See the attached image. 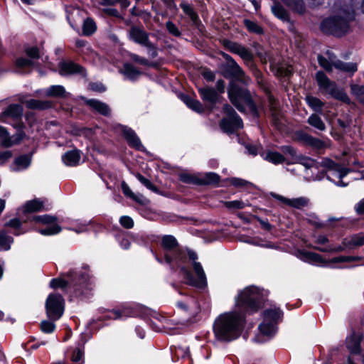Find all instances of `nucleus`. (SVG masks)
Segmentation results:
<instances>
[{"instance_id":"37998d69","label":"nucleus","mask_w":364,"mask_h":364,"mask_svg":"<svg viewBox=\"0 0 364 364\" xmlns=\"http://www.w3.org/2000/svg\"><path fill=\"white\" fill-rule=\"evenodd\" d=\"M282 151L289 156L287 164H294L299 156L296 154V150L291 146H283L281 147Z\"/></svg>"},{"instance_id":"58836bf2","label":"nucleus","mask_w":364,"mask_h":364,"mask_svg":"<svg viewBox=\"0 0 364 364\" xmlns=\"http://www.w3.org/2000/svg\"><path fill=\"white\" fill-rule=\"evenodd\" d=\"M308 123L320 131L326 129V125L321 118L316 114H311L308 119Z\"/></svg>"},{"instance_id":"1a4fd4ad","label":"nucleus","mask_w":364,"mask_h":364,"mask_svg":"<svg viewBox=\"0 0 364 364\" xmlns=\"http://www.w3.org/2000/svg\"><path fill=\"white\" fill-rule=\"evenodd\" d=\"M223 45L230 52L238 55L247 66H253L254 54L250 49L237 42L228 40L223 41Z\"/></svg>"},{"instance_id":"cd10ccee","label":"nucleus","mask_w":364,"mask_h":364,"mask_svg":"<svg viewBox=\"0 0 364 364\" xmlns=\"http://www.w3.org/2000/svg\"><path fill=\"white\" fill-rule=\"evenodd\" d=\"M335 68L343 72L353 75L358 70V65L355 63H346L337 59V62L335 64Z\"/></svg>"},{"instance_id":"e2e57ef3","label":"nucleus","mask_w":364,"mask_h":364,"mask_svg":"<svg viewBox=\"0 0 364 364\" xmlns=\"http://www.w3.org/2000/svg\"><path fill=\"white\" fill-rule=\"evenodd\" d=\"M230 183L235 187H247L252 185L251 183L239 178H232L230 179Z\"/></svg>"},{"instance_id":"ea45409f","label":"nucleus","mask_w":364,"mask_h":364,"mask_svg":"<svg viewBox=\"0 0 364 364\" xmlns=\"http://www.w3.org/2000/svg\"><path fill=\"white\" fill-rule=\"evenodd\" d=\"M65 93V90L62 85H52L46 91V95L48 97H62Z\"/></svg>"},{"instance_id":"5701e85b","label":"nucleus","mask_w":364,"mask_h":364,"mask_svg":"<svg viewBox=\"0 0 364 364\" xmlns=\"http://www.w3.org/2000/svg\"><path fill=\"white\" fill-rule=\"evenodd\" d=\"M360 342L361 338L360 336L353 333L346 338V347L352 355H357L360 353Z\"/></svg>"},{"instance_id":"bb28decb","label":"nucleus","mask_w":364,"mask_h":364,"mask_svg":"<svg viewBox=\"0 0 364 364\" xmlns=\"http://www.w3.org/2000/svg\"><path fill=\"white\" fill-rule=\"evenodd\" d=\"M343 244L346 248L349 249L364 245V235L362 234H357L352 235L351 237H346L343 240Z\"/></svg>"},{"instance_id":"ddd939ff","label":"nucleus","mask_w":364,"mask_h":364,"mask_svg":"<svg viewBox=\"0 0 364 364\" xmlns=\"http://www.w3.org/2000/svg\"><path fill=\"white\" fill-rule=\"evenodd\" d=\"M271 196L275 199L281 201L282 203L296 209H301L304 207H306L309 203V199L306 197L287 198L274 193H271Z\"/></svg>"},{"instance_id":"603ef678","label":"nucleus","mask_w":364,"mask_h":364,"mask_svg":"<svg viewBox=\"0 0 364 364\" xmlns=\"http://www.w3.org/2000/svg\"><path fill=\"white\" fill-rule=\"evenodd\" d=\"M130 59L133 60L134 62L139 63L142 65L148 66V67H152L154 66V63L149 62L146 58L144 57H141L137 54L135 53H130L129 55Z\"/></svg>"},{"instance_id":"4be33fe9","label":"nucleus","mask_w":364,"mask_h":364,"mask_svg":"<svg viewBox=\"0 0 364 364\" xmlns=\"http://www.w3.org/2000/svg\"><path fill=\"white\" fill-rule=\"evenodd\" d=\"M173 262L171 264H168L172 269L175 268V265L180 269L181 272V267H184L183 264L186 261V252L177 247L172 252Z\"/></svg>"},{"instance_id":"f3484780","label":"nucleus","mask_w":364,"mask_h":364,"mask_svg":"<svg viewBox=\"0 0 364 364\" xmlns=\"http://www.w3.org/2000/svg\"><path fill=\"white\" fill-rule=\"evenodd\" d=\"M318 62L319 65L327 72H331L333 68L337 62V58L331 51L326 50L323 55L318 56Z\"/></svg>"},{"instance_id":"2f4dec72","label":"nucleus","mask_w":364,"mask_h":364,"mask_svg":"<svg viewBox=\"0 0 364 364\" xmlns=\"http://www.w3.org/2000/svg\"><path fill=\"white\" fill-rule=\"evenodd\" d=\"M282 316V311L278 309H269L264 312V319L265 321H277Z\"/></svg>"},{"instance_id":"4d7b16f0","label":"nucleus","mask_w":364,"mask_h":364,"mask_svg":"<svg viewBox=\"0 0 364 364\" xmlns=\"http://www.w3.org/2000/svg\"><path fill=\"white\" fill-rule=\"evenodd\" d=\"M122 188L123 193H124L125 196L132 198L133 200H134L136 202H139V203L141 202L140 198H142V196H136L132 191V190L130 189V188L128 186L127 184H126L125 183H123L122 185Z\"/></svg>"},{"instance_id":"dca6fc26","label":"nucleus","mask_w":364,"mask_h":364,"mask_svg":"<svg viewBox=\"0 0 364 364\" xmlns=\"http://www.w3.org/2000/svg\"><path fill=\"white\" fill-rule=\"evenodd\" d=\"M24 134L22 132L9 136L7 131L0 126V140L1 145L4 147H10L15 144H18L23 139Z\"/></svg>"},{"instance_id":"aec40b11","label":"nucleus","mask_w":364,"mask_h":364,"mask_svg":"<svg viewBox=\"0 0 364 364\" xmlns=\"http://www.w3.org/2000/svg\"><path fill=\"white\" fill-rule=\"evenodd\" d=\"M83 68L73 62L63 61L59 63V73L61 75L82 73Z\"/></svg>"},{"instance_id":"7c9ffc66","label":"nucleus","mask_w":364,"mask_h":364,"mask_svg":"<svg viewBox=\"0 0 364 364\" xmlns=\"http://www.w3.org/2000/svg\"><path fill=\"white\" fill-rule=\"evenodd\" d=\"M259 330L262 335L267 336V338H271L276 333V327L274 324L270 321L266 323L264 321L259 325Z\"/></svg>"},{"instance_id":"a19ab883","label":"nucleus","mask_w":364,"mask_h":364,"mask_svg":"<svg viewBox=\"0 0 364 364\" xmlns=\"http://www.w3.org/2000/svg\"><path fill=\"white\" fill-rule=\"evenodd\" d=\"M43 207V203L40 200L36 199L28 201L24 206V210L26 212H36L41 210Z\"/></svg>"},{"instance_id":"9b49d317","label":"nucleus","mask_w":364,"mask_h":364,"mask_svg":"<svg viewBox=\"0 0 364 364\" xmlns=\"http://www.w3.org/2000/svg\"><path fill=\"white\" fill-rule=\"evenodd\" d=\"M225 77H232L244 84H248L250 81V77L245 75L242 68L236 61L232 62L229 65H225Z\"/></svg>"},{"instance_id":"052dcab7","label":"nucleus","mask_w":364,"mask_h":364,"mask_svg":"<svg viewBox=\"0 0 364 364\" xmlns=\"http://www.w3.org/2000/svg\"><path fill=\"white\" fill-rule=\"evenodd\" d=\"M225 204L228 208L242 209L245 207V203L242 200L227 201Z\"/></svg>"},{"instance_id":"a18cd8bd","label":"nucleus","mask_w":364,"mask_h":364,"mask_svg":"<svg viewBox=\"0 0 364 364\" xmlns=\"http://www.w3.org/2000/svg\"><path fill=\"white\" fill-rule=\"evenodd\" d=\"M351 92L353 95L364 105V86L359 85H352L350 86Z\"/></svg>"},{"instance_id":"2eb2a0df","label":"nucleus","mask_w":364,"mask_h":364,"mask_svg":"<svg viewBox=\"0 0 364 364\" xmlns=\"http://www.w3.org/2000/svg\"><path fill=\"white\" fill-rule=\"evenodd\" d=\"M129 38L142 46L149 41V33L140 26H132L129 31Z\"/></svg>"},{"instance_id":"6e6d98bb","label":"nucleus","mask_w":364,"mask_h":364,"mask_svg":"<svg viewBox=\"0 0 364 364\" xmlns=\"http://www.w3.org/2000/svg\"><path fill=\"white\" fill-rule=\"evenodd\" d=\"M33 65V63L31 59H27L26 58H18L16 60V66L18 68L23 69L31 68Z\"/></svg>"},{"instance_id":"338daca9","label":"nucleus","mask_w":364,"mask_h":364,"mask_svg":"<svg viewBox=\"0 0 364 364\" xmlns=\"http://www.w3.org/2000/svg\"><path fill=\"white\" fill-rule=\"evenodd\" d=\"M116 2H119L123 9H126L129 6V0H102L105 5H112Z\"/></svg>"},{"instance_id":"c756f323","label":"nucleus","mask_w":364,"mask_h":364,"mask_svg":"<svg viewBox=\"0 0 364 364\" xmlns=\"http://www.w3.org/2000/svg\"><path fill=\"white\" fill-rule=\"evenodd\" d=\"M128 79L136 80L141 73L139 69L131 63H124L122 71Z\"/></svg>"},{"instance_id":"423d86ee","label":"nucleus","mask_w":364,"mask_h":364,"mask_svg":"<svg viewBox=\"0 0 364 364\" xmlns=\"http://www.w3.org/2000/svg\"><path fill=\"white\" fill-rule=\"evenodd\" d=\"M223 111L227 115L226 117L221 120L220 124L223 132L230 134L236 129L242 128L243 123L242 119L230 105H225L223 106Z\"/></svg>"},{"instance_id":"f8f14e48","label":"nucleus","mask_w":364,"mask_h":364,"mask_svg":"<svg viewBox=\"0 0 364 364\" xmlns=\"http://www.w3.org/2000/svg\"><path fill=\"white\" fill-rule=\"evenodd\" d=\"M320 164L326 168L327 171H331L333 176H337L340 179L345 177L350 171L348 168L343 167L341 164L335 163L328 158L323 159Z\"/></svg>"},{"instance_id":"3c124183","label":"nucleus","mask_w":364,"mask_h":364,"mask_svg":"<svg viewBox=\"0 0 364 364\" xmlns=\"http://www.w3.org/2000/svg\"><path fill=\"white\" fill-rule=\"evenodd\" d=\"M55 321H42L41 323V330L46 333H51L55 329V324L54 323Z\"/></svg>"},{"instance_id":"9d476101","label":"nucleus","mask_w":364,"mask_h":364,"mask_svg":"<svg viewBox=\"0 0 364 364\" xmlns=\"http://www.w3.org/2000/svg\"><path fill=\"white\" fill-rule=\"evenodd\" d=\"M35 220L43 224L47 225V227L39 230V232L43 235H53L59 233L61 228L56 223V218L50 215L38 216Z\"/></svg>"},{"instance_id":"4468645a","label":"nucleus","mask_w":364,"mask_h":364,"mask_svg":"<svg viewBox=\"0 0 364 364\" xmlns=\"http://www.w3.org/2000/svg\"><path fill=\"white\" fill-rule=\"evenodd\" d=\"M161 246L164 250V257L167 264L173 262L172 252L178 247L176 239L172 235H164L162 237Z\"/></svg>"},{"instance_id":"0eeeda50","label":"nucleus","mask_w":364,"mask_h":364,"mask_svg":"<svg viewBox=\"0 0 364 364\" xmlns=\"http://www.w3.org/2000/svg\"><path fill=\"white\" fill-rule=\"evenodd\" d=\"M48 317L53 321L58 320L64 313V299L59 294H50L46 301Z\"/></svg>"},{"instance_id":"f03ea898","label":"nucleus","mask_w":364,"mask_h":364,"mask_svg":"<svg viewBox=\"0 0 364 364\" xmlns=\"http://www.w3.org/2000/svg\"><path fill=\"white\" fill-rule=\"evenodd\" d=\"M354 19L355 12L353 9H341L336 14L323 19L321 23L320 29L324 33L341 37L349 32L350 23Z\"/></svg>"},{"instance_id":"69168bd1","label":"nucleus","mask_w":364,"mask_h":364,"mask_svg":"<svg viewBox=\"0 0 364 364\" xmlns=\"http://www.w3.org/2000/svg\"><path fill=\"white\" fill-rule=\"evenodd\" d=\"M119 222L122 226L127 229L132 228L134 225L133 220L129 216H122L119 219Z\"/></svg>"},{"instance_id":"393cba45","label":"nucleus","mask_w":364,"mask_h":364,"mask_svg":"<svg viewBox=\"0 0 364 364\" xmlns=\"http://www.w3.org/2000/svg\"><path fill=\"white\" fill-rule=\"evenodd\" d=\"M198 92L203 101L213 104L218 100L219 95L218 94L217 91L212 87H199Z\"/></svg>"},{"instance_id":"8fccbe9b","label":"nucleus","mask_w":364,"mask_h":364,"mask_svg":"<svg viewBox=\"0 0 364 364\" xmlns=\"http://www.w3.org/2000/svg\"><path fill=\"white\" fill-rule=\"evenodd\" d=\"M244 24L250 32L255 33L257 34H261L263 32L262 28L252 21L245 19L244 20Z\"/></svg>"},{"instance_id":"c03bdc74","label":"nucleus","mask_w":364,"mask_h":364,"mask_svg":"<svg viewBox=\"0 0 364 364\" xmlns=\"http://www.w3.org/2000/svg\"><path fill=\"white\" fill-rule=\"evenodd\" d=\"M96 31V25L94 21L90 18L85 19L83 23L82 33L85 36H90Z\"/></svg>"},{"instance_id":"39448f33","label":"nucleus","mask_w":364,"mask_h":364,"mask_svg":"<svg viewBox=\"0 0 364 364\" xmlns=\"http://www.w3.org/2000/svg\"><path fill=\"white\" fill-rule=\"evenodd\" d=\"M228 92L230 102L240 112L245 111L244 105H247L252 109L255 107L251 95L248 90L241 89L235 85H231Z\"/></svg>"},{"instance_id":"c9c22d12","label":"nucleus","mask_w":364,"mask_h":364,"mask_svg":"<svg viewBox=\"0 0 364 364\" xmlns=\"http://www.w3.org/2000/svg\"><path fill=\"white\" fill-rule=\"evenodd\" d=\"M272 11L275 16L283 21H288L289 19L288 12L279 3H275L272 6Z\"/></svg>"},{"instance_id":"0e129e2a","label":"nucleus","mask_w":364,"mask_h":364,"mask_svg":"<svg viewBox=\"0 0 364 364\" xmlns=\"http://www.w3.org/2000/svg\"><path fill=\"white\" fill-rule=\"evenodd\" d=\"M166 27L168 32L173 36H179L181 35V32L172 21H167L166 23Z\"/></svg>"},{"instance_id":"79ce46f5","label":"nucleus","mask_w":364,"mask_h":364,"mask_svg":"<svg viewBox=\"0 0 364 364\" xmlns=\"http://www.w3.org/2000/svg\"><path fill=\"white\" fill-rule=\"evenodd\" d=\"M220 181V176L215 173H207L198 182L199 184H214L218 183Z\"/></svg>"},{"instance_id":"774afa93","label":"nucleus","mask_w":364,"mask_h":364,"mask_svg":"<svg viewBox=\"0 0 364 364\" xmlns=\"http://www.w3.org/2000/svg\"><path fill=\"white\" fill-rule=\"evenodd\" d=\"M346 247L343 245V246H338L336 247H332L331 246L326 247H315V249L323 252H338L344 250V248Z\"/></svg>"},{"instance_id":"7ed1b4c3","label":"nucleus","mask_w":364,"mask_h":364,"mask_svg":"<svg viewBox=\"0 0 364 364\" xmlns=\"http://www.w3.org/2000/svg\"><path fill=\"white\" fill-rule=\"evenodd\" d=\"M193 261V268L196 278L193 277L191 272L185 267H181V274L186 280V284L203 289L207 286V278L204 269L200 262H196L197 254L192 250H187L186 257Z\"/></svg>"},{"instance_id":"20e7f679","label":"nucleus","mask_w":364,"mask_h":364,"mask_svg":"<svg viewBox=\"0 0 364 364\" xmlns=\"http://www.w3.org/2000/svg\"><path fill=\"white\" fill-rule=\"evenodd\" d=\"M316 79L320 89L327 92L331 97L338 100L346 104L350 103L348 95L343 90L339 89L335 82L331 81L323 72H317Z\"/></svg>"},{"instance_id":"864d4df0","label":"nucleus","mask_w":364,"mask_h":364,"mask_svg":"<svg viewBox=\"0 0 364 364\" xmlns=\"http://www.w3.org/2000/svg\"><path fill=\"white\" fill-rule=\"evenodd\" d=\"M304 139L308 144L315 148L321 149L323 146V142L321 140L314 138L308 134H305L304 136Z\"/></svg>"},{"instance_id":"a878e982","label":"nucleus","mask_w":364,"mask_h":364,"mask_svg":"<svg viewBox=\"0 0 364 364\" xmlns=\"http://www.w3.org/2000/svg\"><path fill=\"white\" fill-rule=\"evenodd\" d=\"M23 114V107L20 105H11L6 109L2 112L1 119L6 121V118L11 117L12 119H18L21 117Z\"/></svg>"},{"instance_id":"f704fd0d","label":"nucleus","mask_w":364,"mask_h":364,"mask_svg":"<svg viewBox=\"0 0 364 364\" xmlns=\"http://www.w3.org/2000/svg\"><path fill=\"white\" fill-rule=\"evenodd\" d=\"M25 104L29 109H45L51 107V103L48 101H41L33 99L26 101Z\"/></svg>"},{"instance_id":"09e8293b","label":"nucleus","mask_w":364,"mask_h":364,"mask_svg":"<svg viewBox=\"0 0 364 364\" xmlns=\"http://www.w3.org/2000/svg\"><path fill=\"white\" fill-rule=\"evenodd\" d=\"M294 164H300L306 168H311L314 166H317L318 163L312 159L304 157L303 156H299Z\"/></svg>"},{"instance_id":"680f3d73","label":"nucleus","mask_w":364,"mask_h":364,"mask_svg":"<svg viewBox=\"0 0 364 364\" xmlns=\"http://www.w3.org/2000/svg\"><path fill=\"white\" fill-rule=\"evenodd\" d=\"M144 46L147 48V53L151 58H154L157 56V48L150 41Z\"/></svg>"},{"instance_id":"412c9836","label":"nucleus","mask_w":364,"mask_h":364,"mask_svg":"<svg viewBox=\"0 0 364 364\" xmlns=\"http://www.w3.org/2000/svg\"><path fill=\"white\" fill-rule=\"evenodd\" d=\"M298 257L304 262L313 264H320L326 262L320 255L309 251H299Z\"/></svg>"},{"instance_id":"a211bd4d","label":"nucleus","mask_w":364,"mask_h":364,"mask_svg":"<svg viewBox=\"0 0 364 364\" xmlns=\"http://www.w3.org/2000/svg\"><path fill=\"white\" fill-rule=\"evenodd\" d=\"M119 129L129 146L138 150L141 149L143 146L134 130L125 126H119Z\"/></svg>"},{"instance_id":"f257e3e1","label":"nucleus","mask_w":364,"mask_h":364,"mask_svg":"<svg viewBox=\"0 0 364 364\" xmlns=\"http://www.w3.org/2000/svg\"><path fill=\"white\" fill-rule=\"evenodd\" d=\"M264 301V291L251 286L239 292L236 306L240 311L253 314L257 311ZM245 324V316L242 312L232 311L220 315L215 321L213 331L217 339L230 341L236 339L242 333Z\"/></svg>"},{"instance_id":"bf43d9fd","label":"nucleus","mask_w":364,"mask_h":364,"mask_svg":"<svg viewBox=\"0 0 364 364\" xmlns=\"http://www.w3.org/2000/svg\"><path fill=\"white\" fill-rule=\"evenodd\" d=\"M6 226L11 227L14 229H15V231L14 232L16 235H19L21 232L19 231L18 228L21 226V221L18 218H14L11 220H9L6 224Z\"/></svg>"},{"instance_id":"72a5a7b5","label":"nucleus","mask_w":364,"mask_h":364,"mask_svg":"<svg viewBox=\"0 0 364 364\" xmlns=\"http://www.w3.org/2000/svg\"><path fill=\"white\" fill-rule=\"evenodd\" d=\"M306 103L315 112L321 113L322 109L324 105V103L321 102L318 98L311 96L307 95L306 97Z\"/></svg>"},{"instance_id":"4c0bfd02","label":"nucleus","mask_w":364,"mask_h":364,"mask_svg":"<svg viewBox=\"0 0 364 364\" xmlns=\"http://www.w3.org/2000/svg\"><path fill=\"white\" fill-rule=\"evenodd\" d=\"M13 241V237L7 235L5 231H0V250H9Z\"/></svg>"},{"instance_id":"6e6552de","label":"nucleus","mask_w":364,"mask_h":364,"mask_svg":"<svg viewBox=\"0 0 364 364\" xmlns=\"http://www.w3.org/2000/svg\"><path fill=\"white\" fill-rule=\"evenodd\" d=\"M68 279H65L62 278L53 279L50 282V286L53 288H65L67 287H75L77 283L79 285H85L87 284L89 278L88 274H81L77 272H70L68 273Z\"/></svg>"},{"instance_id":"de8ad7c7","label":"nucleus","mask_w":364,"mask_h":364,"mask_svg":"<svg viewBox=\"0 0 364 364\" xmlns=\"http://www.w3.org/2000/svg\"><path fill=\"white\" fill-rule=\"evenodd\" d=\"M185 102L188 107L197 112L201 113L203 111V107L198 100L191 97H186Z\"/></svg>"},{"instance_id":"473e14b6","label":"nucleus","mask_w":364,"mask_h":364,"mask_svg":"<svg viewBox=\"0 0 364 364\" xmlns=\"http://www.w3.org/2000/svg\"><path fill=\"white\" fill-rule=\"evenodd\" d=\"M287 6L292 10L301 14L306 11L305 4L303 0H282Z\"/></svg>"},{"instance_id":"c85d7f7f","label":"nucleus","mask_w":364,"mask_h":364,"mask_svg":"<svg viewBox=\"0 0 364 364\" xmlns=\"http://www.w3.org/2000/svg\"><path fill=\"white\" fill-rule=\"evenodd\" d=\"M31 161V156L28 155L20 156L15 159L14 164L12 168L15 171L26 169L30 166Z\"/></svg>"},{"instance_id":"e433bc0d","label":"nucleus","mask_w":364,"mask_h":364,"mask_svg":"<svg viewBox=\"0 0 364 364\" xmlns=\"http://www.w3.org/2000/svg\"><path fill=\"white\" fill-rule=\"evenodd\" d=\"M264 159L274 164H282L286 161V158L282 154L277 151H268L266 153Z\"/></svg>"},{"instance_id":"6ab92c4d","label":"nucleus","mask_w":364,"mask_h":364,"mask_svg":"<svg viewBox=\"0 0 364 364\" xmlns=\"http://www.w3.org/2000/svg\"><path fill=\"white\" fill-rule=\"evenodd\" d=\"M85 103L89 106L94 112L104 115L105 117L110 115V108L105 102H101L98 100L91 99L86 100Z\"/></svg>"},{"instance_id":"49530a36","label":"nucleus","mask_w":364,"mask_h":364,"mask_svg":"<svg viewBox=\"0 0 364 364\" xmlns=\"http://www.w3.org/2000/svg\"><path fill=\"white\" fill-rule=\"evenodd\" d=\"M181 7L183 12L190 17L193 23H196L198 21V14L189 4L183 3L181 4Z\"/></svg>"},{"instance_id":"5fc2aeb1","label":"nucleus","mask_w":364,"mask_h":364,"mask_svg":"<svg viewBox=\"0 0 364 364\" xmlns=\"http://www.w3.org/2000/svg\"><path fill=\"white\" fill-rule=\"evenodd\" d=\"M134 176L148 189L154 192L157 191L156 186L149 179L146 178L141 174L136 173H134Z\"/></svg>"},{"instance_id":"b1692460","label":"nucleus","mask_w":364,"mask_h":364,"mask_svg":"<svg viewBox=\"0 0 364 364\" xmlns=\"http://www.w3.org/2000/svg\"><path fill=\"white\" fill-rule=\"evenodd\" d=\"M80 158V152L77 149L68 151L62 156L63 163L68 166H75L78 165Z\"/></svg>"},{"instance_id":"13d9d810","label":"nucleus","mask_w":364,"mask_h":364,"mask_svg":"<svg viewBox=\"0 0 364 364\" xmlns=\"http://www.w3.org/2000/svg\"><path fill=\"white\" fill-rule=\"evenodd\" d=\"M26 55L31 59H38L40 58L39 50L37 47H27L25 49Z\"/></svg>"}]
</instances>
